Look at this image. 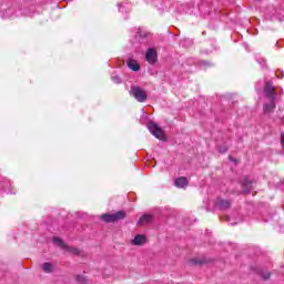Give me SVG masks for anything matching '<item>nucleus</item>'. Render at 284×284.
Here are the masks:
<instances>
[{"label": "nucleus", "instance_id": "f257e3e1", "mask_svg": "<svg viewBox=\"0 0 284 284\" xmlns=\"http://www.w3.org/2000/svg\"><path fill=\"white\" fill-rule=\"evenodd\" d=\"M264 93L266 99L268 100V102H265L263 106L264 114H271V112H274V110H276V89H274L272 82L265 83Z\"/></svg>", "mask_w": 284, "mask_h": 284}, {"label": "nucleus", "instance_id": "f03ea898", "mask_svg": "<svg viewBox=\"0 0 284 284\" xmlns=\"http://www.w3.org/2000/svg\"><path fill=\"white\" fill-rule=\"evenodd\" d=\"M130 94L139 103H145V101H148V93H145L139 85L131 87Z\"/></svg>", "mask_w": 284, "mask_h": 284}, {"label": "nucleus", "instance_id": "7ed1b4c3", "mask_svg": "<svg viewBox=\"0 0 284 284\" xmlns=\"http://www.w3.org/2000/svg\"><path fill=\"white\" fill-rule=\"evenodd\" d=\"M123 219H125L124 211H118L116 213L113 214L105 213L101 215V220L104 223H116V221H123Z\"/></svg>", "mask_w": 284, "mask_h": 284}, {"label": "nucleus", "instance_id": "20e7f679", "mask_svg": "<svg viewBox=\"0 0 284 284\" xmlns=\"http://www.w3.org/2000/svg\"><path fill=\"white\" fill-rule=\"evenodd\" d=\"M148 130L151 132L155 139H159L160 141H165V133L163 132V129L156 125L154 122H150L148 124Z\"/></svg>", "mask_w": 284, "mask_h": 284}, {"label": "nucleus", "instance_id": "39448f33", "mask_svg": "<svg viewBox=\"0 0 284 284\" xmlns=\"http://www.w3.org/2000/svg\"><path fill=\"white\" fill-rule=\"evenodd\" d=\"M215 207L219 210H230L232 207V201L217 197L215 201Z\"/></svg>", "mask_w": 284, "mask_h": 284}, {"label": "nucleus", "instance_id": "423d86ee", "mask_svg": "<svg viewBox=\"0 0 284 284\" xmlns=\"http://www.w3.org/2000/svg\"><path fill=\"white\" fill-rule=\"evenodd\" d=\"M156 50H154L153 48L148 49L145 59L148 63H150V65H154V63H156Z\"/></svg>", "mask_w": 284, "mask_h": 284}, {"label": "nucleus", "instance_id": "0eeeda50", "mask_svg": "<svg viewBox=\"0 0 284 284\" xmlns=\"http://www.w3.org/2000/svg\"><path fill=\"white\" fill-rule=\"evenodd\" d=\"M154 221V215L152 214H143L139 221L138 225H149V223H152Z\"/></svg>", "mask_w": 284, "mask_h": 284}, {"label": "nucleus", "instance_id": "6e6552de", "mask_svg": "<svg viewBox=\"0 0 284 284\" xmlns=\"http://www.w3.org/2000/svg\"><path fill=\"white\" fill-rule=\"evenodd\" d=\"M242 192L244 194H250V192H252V181H250L247 178H245L242 182Z\"/></svg>", "mask_w": 284, "mask_h": 284}, {"label": "nucleus", "instance_id": "1a4fd4ad", "mask_svg": "<svg viewBox=\"0 0 284 284\" xmlns=\"http://www.w3.org/2000/svg\"><path fill=\"white\" fill-rule=\"evenodd\" d=\"M0 187H2L3 192L7 194H14V192H12V183H10L8 180L1 182Z\"/></svg>", "mask_w": 284, "mask_h": 284}, {"label": "nucleus", "instance_id": "9d476101", "mask_svg": "<svg viewBox=\"0 0 284 284\" xmlns=\"http://www.w3.org/2000/svg\"><path fill=\"white\" fill-rule=\"evenodd\" d=\"M175 187H187V178L182 176L174 180Z\"/></svg>", "mask_w": 284, "mask_h": 284}, {"label": "nucleus", "instance_id": "9b49d317", "mask_svg": "<svg viewBox=\"0 0 284 284\" xmlns=\"http://www.w3.org/2000/svg\"><path fill=\"white\" fill-rule=\"evenodd\" d=\"M128 68H130V70H133V72H139L141 70V65H139L136 61L132 59L128 61Z\"/></svg>", "mask_w": 284, "mask_h": 284}, {"label": "nucleus", "instance_id": "f8f14e48", "mask_svg": "<svg viewBox=\"0 0 284 284\" xmlns=\"http://www.w3.org/2000/svg\"><path fill=\"white\" fill-rule=\"evenodd\" d=\"M143 243H145V235H136L132 240V245H143Z\"/></svg>", "mask_w": 284, "mask_h": 284}, {"label": "nucleus", "instance_id": "ddd939ff", "mask_svg": "<svg viewBox=\"0 0 284 284\" xmlns=\"http://www.w3.org/2000/svg\"><path fill=\"white\" fill-rule=\"evenodd\" d=\"M52 270H54V267L52 266L51 263H43L42 264V271L45 273V274H52Z\"/></svg>", "mask_w": 284, "mask_h": 284}, {"label": "nucleus", "instance_id": "4468645a", "mask_svg": "<svg viewBox=\"0 0 284 284\" xmlns=\"http://www.w3.org/2000/svg\"><path fill=\"white\" fill-rule=\"evenodd\" d=\"M53 243L60 247H64L63 240H61V237H53Z\"/></svg>", "mask_w": 284, "mask_h": 284}, {"label": "nucleus", "instance_id": "2eb2a0df", "mask_svg": "<svg viewBox=\"0 0 284 284\" xmlns=\"http://www.w3.org/2000/svg\"><path fill=\"white\" fill-rule=\"evenodd\" d=\"M191 263L193 265H203L205 263V260L193 258L191 260Z\"/></svg>", "mask_w": 284, "mask_h": 284}, {"label": "nucleus", "instance_id": "dca6fc26", "mask_svg": "<svg viewBox=\"0 0 284 284\" xmlns=\"http://www.w3.org/2000/svg\"><path fill=\"white\" fill-rule=\"evenodd\" d=\"M111 81H113V83H116V84L122 83L121 77L119 75H112Z\"/></svg>", "mask_w": 284, "mask_h": 284}, {"label": "nucleus", "instance_id": "f3484780", "mask_svg": "<svg viewBox=\"0 0 284 284\" xmlns=\"http://www.w3.org/2000/svg\"><path fill=\"white\" fill-rule=\"evenodd\" d=\"M75 281H78V283L85 284V277L83 275H77Z\"/></svg>", "mask_w": 284, "mask_h": 284}, {"label": "nucleus", "instance_id": "a211bd4d", "mask_svg": "<svg viewBox=\"0 0 284 284\" xmlns=\"http://www.w3.org/2000/svg\"><path fill=\"white\" fill-rule=\"evenodd\" d=\"M275 74H276L277 79H284V71L277 70L275 72Z\"/></svg>", "mask_w": 284, "mask_h": 284}, {"label": "nucleus", "instance_id": "6ab92c4d", "mask_svg": "<svg viewBox=\"0 0 284 284\" xmlns=\"http://www.w3.org/2000/svg\"><path fill=\"white\" fill-rule=\"evenodd\" d=\"M219 152L225 154V152H227V146H219Z\"/></svg>", "mask_w": 284, "mask_h": 284}, {"label": "nucleus", "instance_id": "aec40b11", "mask_svg": "<svg viewBox=\"0 0 284 284\" xmlns=\"http://www.w3.org/2000/svg\"><path fill=\"white\" fill-rule=\"evenodd\" d=\"M262 277L264 281H267V278H270V273H262Z\"/></svg>", "mask_w": 284, "mask_h": 284}, {"label": "nucleus", "instance_id": "412c9836", "mask_svg": "<svg viewBox=\"0 0 284 284\" xmlns=\"http://www.w3.org/2000/svg\"><path fill=\"white\" fill-rule=\"evenodd\" d=\"M70 252H72L73 254H79V248L71 247Z\"/></svg>", "mask_w": 284, "mask_h": 284}, {"label": "nucleus", "instance_id": "4be33fe9", "mask_svg": "<svg viewBox=\"0 0 284 284\" xmlns=\"http://www.w3.org/2000/svg\"><path fill=\"white\" fill-rule=\"evenodd\" d=\"M119 11H120V12H123V4H120Z\"/></svg>", "mask_w": 284, "mask_h": 284}, {"label": "nucleus", "instance_id": "5701e85b", "mask_svg": "<svg viewBox=\"0 0 284 284\" xmlns=\"http://www.w3.org/2000/svg\"><path fill=\"white\" fill-rule=\"evenodd\" d=\"M203 64H204V65H207V61H203Z\"/></svg>", "mask_w": 284, "mask_h": 284}]
</instances>
